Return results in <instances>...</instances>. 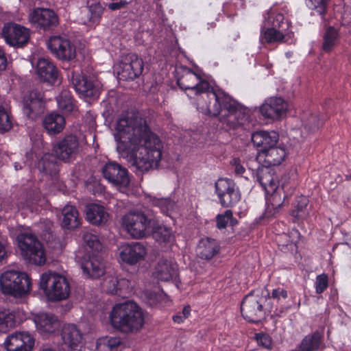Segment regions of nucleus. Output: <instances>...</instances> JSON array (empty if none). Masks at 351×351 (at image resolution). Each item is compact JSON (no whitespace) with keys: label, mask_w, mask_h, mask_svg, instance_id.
<instances>
[{"label":"nucleus","mask_w":351,"mask_h":351,"mask_svg":"<svg viewBox=\"0 0 351 351\" xmlns=\"http://www.w3.org/2000/svg\"><path fill=\"white\" fill-rule=\"evenodd\" d=\"M283 19H284V16L282 14H278L276 15V19H275V21H276L277 23H278V25L280 27V23H282L283 21Z\"/></svg>","instance_id":"obj_63"},{"label":"nucleus","mask_w":351,"mask_h":351,"mask_svg":"<svg viewBox=\"0 0 351 351\" xmlns=\"http://www.w3.org/2000/svg\"><path fill=\"white\" fill-rule=\"evenodd\" d=\"M54 155L46 154L38 162V170L46 175L53 176L58 171V166Z\"/></svg>","instance_id":"obj_34"},{"label":"nucleus","mask_w":351,"mask_h":351,"mask_svg":"<svg viewBox=\"0 0 351 351\" xmlns=\"http://www.w3.org/2000/svg\"><path fill=\"white\" fill-rule=\"evenodd\" d=\"M338 37L339 34L336 29L331 26L327 27L323 36V50L326 52L330 51L336 45Z\"/></svg>","instance_id":"obj_39"},{"label":"nucleus","mask_w":351,"mask_h":351,"mask_svg":"<svg viewBox=\"0 0 351 351\" xmlns=\"http://www.w3.org/2000/svg\"><path fill=\"white\" fill-rule=\"evenodd\" d=\"M28 19L35 28L45 32L54 30L60 23L58 14L49 8H34L29 14Z\"/></svg>","instance_id":"obj_9"},{"label":"nucleus","mask_w":351,"mask_h":351,"mask_svg":"<svg viewBox=\"0 0 351 351\" xmlns=\"http://www.w3.org/2000/svg\"><path fill=\"white\" fill-rule=\"evenodd\" d=\"M121 344L119 337H104L98 339L96 348L97 351H118Z\"/></svg>","instance_id":"obj_35"},{"label":"nucleus","mask_w":351,"mask_h":351,"mask_svg":"<svg viewBox=\"0 0 351 351\" xmlns=\"http://www.w3.org/2000/svg\"><path fill=\"white\" fill-rule=\"evenodd\" d=\"M191 308L189 306H186L183 308L182 311L181 313L184 319H186L190 315Z\"/></svg>","instance_id":"obj_60"},{"label":"nucleus","mask_w":351,"mask_h":351,"mask_svg":"<svg viewBox=\"0 0 351 351\" xmlns=\"http://www.w3.org/2000/svg\"><path fill=\"white\" fill-rule=\"evenodd\" d=\"M256 178L267 194L274 192V189H276V186H278V180L275 171L268 167L258 168L256 171Z\"/></svg>","instance_id":"obj_25"},{"label":"nucleus","mask_w":351,"mask_h":351,"mask_svg":"<svg viewBox=\"0 0 351 351\" xmlns=\"http://www.w3.org/2000/svg\"><path fill=\"white\" fill-rule=\"evenodd\" d=\"M0 287L5 294L23 297L29 292L31 280L25 272L8 270L1 274Z\"/></svg>","instance_id":"obj_6"},{"label":"nucleus","mask_w":351,"mask_h":351,"mask_svg":"<svg viewBox=\"0 0 351 351\" xmlns=\"http://www.w3.org/2000/svg\"><path fill=\"white\" fill-rule=\"evenodd\" d=\"M39 286L51 301L65 300L70 294L68 280L64 276L51 271L41 275Z\"/></svg>","instance_id":"obj_4"},{"label":"nucleus","mask_w":351,"mask_h":351,"mask_svg":"<svg viewBox=\"0 0 351 351\" xmlns=\"http://www.w3.org/2000/svg\"><path fill=\"white\" fill-rule=\"evenodd\" d=\"M29 29L15 23H7L2 29L5 42L14 47H23L29 40Z\"/></svg>","instance_id":"obj_14"},{"label":"nucleus","mask_w":351,"mask_h":351,"mask_svg":"<svg viewBox=\"0 0 351 351\" xmlns=\"http://www.w3.org/2000/svg\"><path fill=\"white\" fill-rule=\"evenodd\" d=\"M7 257V252L5 246L0 242V261L4 260Z\"/></svg>","instance_id":"obj_59"},{"label":"nucleus","mask_w":351,"mask_h":351,"mask_svg":"<svg viewBox=\"0 0 351 351\" xmlns=\"http://www.w3.org/2000/svg\"><path fill=\"white\" fill-rule=\"evenodd\" d=\"M7 66V59L4 51L0 47V71H4Z\"/></svg>","instance_id":"obj_58"},{"label":"nucleus","mask_w":351,"mask_h":351,"mask_svg":"<svg viewBox=\"0 0 351 351\" xmlns=\"http://www.w3.org/2000/svg\"><path fill=\"white\" fill-rule=\"evenodd\" d=\"M128 4V3L127 1L121 0L119 2H114V3H109L108 5V8L110 10L114 11V10H121V9L125 8Z\"/></svg>","instance_id":"obj_55"},{"label":"nucleus","mask_w":351,"mask_h":351,"mask_svg":"<svg viewBox=\"0 0 351 351\" xmlns=\"http://www.w3.org/2000/svg\"><path fill=\"white\" fill-rule=\"evenodd\" d=\"M324 119L320 118L319 114L311 113L304 119L303 125L310 132L317 131L323 125Z\"/></svg>","instance_id":"obj_41"},{"label":"nucleus","mask_w":351,"mask_h":351,"mask_svg":"<svg viewBox=\"0 0 351 351\" xmlns=\"http://www.w3.org/2000/svg\"><path fill=\"white\" fill-rule=\"evenodd\" d=\"M104 7L100 3H95L88 7L90 12L89 21L93 24H97L104 12Z\"/></svg>","instance_id":"obj_45"},{"label":"nucleus","mask_w":351,"mask_h":351,"mask_svg":"<svg viewBox=\"0 0 351 351\" xmlns=\"http://www.w3.org/2000/svg\"><path fill=\"white\" fill-rule=\"evenodd\" d=\"M252 142L259 147L258 154L261 155L265 149H269L276 145L279 140V135L275 131L260 130L252 134Z\"/></svg>","instance_id":"obj_19"},{"label":"nucleus","mask_w":351,"mask_h":351,"mask_svg":"<svg viewBox=\"0 0 351 351\" xmlns=\"http://www.w3.org/2000/svg\"><path fill=\"white\" fill-rule=\"evenodd\" d=\"M287 104L281 97H271L261 106L260 111L265 118L276 120L287 112Z\"/></svg>","instance_id":"obj_18"},{"label":"nucleus","mask_w":351,"mask_h":351,"mask_svg":"<svg viewBox=\"0 0 351 351\" xmlns=\"http://www.w3.org/2000/svg\"><path fill=\"white\" fill-rule=\"evenodd\" d=\"M121 260L131 265L143 260L147 254L145 245L141 242L133 241L121 245L119 248Z\"/></svg>","instance_id":"obj_16"},{"label":"nucleus","mask_w":351,"mask_h":351,"mask_svg":"<svg viewBox=\"0 0 351 351\" xmlns=\"http://www.w3.org/2000/svg\"><path fill=\"white\" fill-rule=\"evenodd\" d=\"M269 298V293L264 295L260 291H253L247 294L241 304L243 317L250 322L261 321L265 315L263 304Z\"/></svg>","instance_id":"obj_7"},{"label":"nucleus","mask_w":351,"mask_h":351,"mask_svg":"<svg viewBox=\"0 0 351 351\" xmlns=\"http://www.w3.org/2000/svg\"><path fill=\"white\" fill-rule=\"evenodd\" d=\"M215 22H212L210 23H208V27H207V29H210V28H213L215 27Z\"/></svg>","instance_id":"obj_64"},{"label":"nucleus","mask_w":351,"mask_h":351,"mask_svg":"<svg viewBox=\"0 0 351 351\" xmlns=\"http://www.w3.org/2000/svg\"><path fill=\"white\" fill-rule=\"evenodd\" d=\"M290 308H291V306H288L285 308H280L279 310L277 309L276 314V315L280 316L281 313L286 312Z\"/></svg>","instance_id":"obj_62"},{"label":"nucleus","mask_w":351,"mask_h":351,"mask_svg":"<svg viewBox=\"0 0 351 351\" xmlns=\"http://www.w3.org/2000/svg\"><path fill=\"white\" fill-rule=\"evenodd\" d=\"M271 298L277 301H280L281 299H286L287 298V291L284 289H275L271 292Z\"/></svg>","instance_id":"obj_54"},{"label":"nucleus","mask_w":351,"mask_h":351,"mask_svg":"<svg viewBox=\"0 0 351 351\" xmlns=\"http://www.w3.org/2000/svg\"><path fill=\"white\" fill-rule=\"evenodd\" d=\"M68 77L75 91L82 97L97 98L100 94V83L82 73L72 71Z\"/></svg>","instance_id":"obj_8"},{"label":"nucleus","mask_w":351,"mask_h":351,"mask_svg":"<svg viewBox=\"0 0 351 351\" xmlns=\"http://www.w3.org/2000/svg\"><path fill=\"white\" fill-rule=\"evenodd\" d=\"M47 45L51 53L62 60H71L76 57L75 46L68 38L61 36H52Z\"/></svg>","instance_id":"obj_15"},{"label":"nucleus","mask_w":351,"mask_h":351,"mask_svg":"<svg viewBox=\"0 0 351 351\" xmlns=\"http://www.w3.org/2000/svg\"><path fill=\"white\" fill-rule=\"evenodd\" d=\"M328 287V276L326 274H322L316 277L315 289L317 294L323 293Z\"/></svg>","instance_id":"obj_51"},{"label":"nucleus","mask_w":351,"mask_h":351,"mask_svg":"<svg viewBox=\"0 0 351 351\" xmlns=\"http://www.w3.org/2000/svg\"><path fill=\"white\" fill-rule=\"evenodd\" d=\"M308 200L306 197L301 195L296 198L295 202V209L292 211V215L296 217L301 218L304 217V210L308 205Z\"/></svg>","instance_id":"obj_46"},{"label":"nucleus","mask_w":351,"mask_h":351,"mask_svg":"<svg viewBox=\"0 0 351 351\" xmlns=\"http://www.w3.org/2000/svg\"><path fill=\"white\" fill-rule=\"evenodd\" d=\"M118 280L116 278H107L104 280L106 291L112 295L118 294Z\"/></svg>","instance_id":"obj_52"},{"label":"nucleus","mask_w":351,"mask_h":351,"mask_svg":"<svg viewBox=\"0 0 351 351\" xmlns=\"http://www.w3.org/2000/svg\"><path fill=\"white\" fill-rule=\"evenodd\" d=\"M218 199L220 204L223 208L233 207L240 201L241 193L239 190L232 191V193L223 195Z\"/></svg>","instance_id":"obj_42"},{"label":"nucleus","mask_w":351,"mask_h":351,"mask_svg":"<svg viewBox=\"0 0 351 351\" xmlns=\"http://www.w3.org/2000/svg\"><path fill=\"white\" fill-rule=\"evenodd\" d=\"M232 165L234 166V172L238 176H242L245 172V168L241 165L239 158H234Z\"/></svg>","instance_id":"obj_56"},{"label":"nucleus","mask_w":351,"mask_h":351,"mask_svg":"<svg viewBox=\"0 0 351 351\" xmlns=\"http://www.w3.org/2000/svg\"><path fill=\"white\" fill-rule=\"evenodd\" d=\"M23 112L29 119H36L43 114L45 110L46 100L44 92L35 88L24 96L23 99Z\"/></svg>","instance_id":"obj_13"},{"label":"nucleus","mask_w":351,"mask_h":351,"mask_svg":"<svg viewBox=\"0 0 351 351\" xmlns=\"http://www.w3.org/2000/svg\"><path fill=\"white\" fill-rule=\"evenodd\" d=\"M79 148L80 143L77 136L67 134L54 143L52 152L58 160L70 162L75 158Z\"/></svg>","instance_id":"obj_10"},{"label":"nucleus","mask_w":351,"mask_h":351,"mask_svg":"<svg viewBox=\"0 0 351 351\" xmlns=\"http://www.w3.org/2000/svg\"><path fill=\"white\" fill-rule=\"evenodd\" d=\"M154 204L164 209L168 208L169 206H171V201L169 198H161L156 199Z\"/></svg>","instance_id":"obj_57"},{"label":"nucleus","mask_w":351,"mask_h":351,"mask_svg":"<svg viewBox=\"0 0 351 351\" xmlns=\"http://www.w3.org/2000/svg\"><path fill=\"white\" fill-rule=\"evenodd\" d=\"M12 127V121L10 112L5 107L0 105V132H8Z\"/></svg>","instance_id":"obj_44"},{"label":"nucleus","mask_w":351,"mask_h":351,"mask_svg":"<svg viewBox=\"0 0 351 351\" xmlns=\"http://www.w3.org/2000/svg\"><path fill=\"white\" fill-rule=\"evenodd\" d=\"M256 339L259 345L264 348H269L271 344V340L268 335L258 333L256 335Z\"/></svg>","instance_id":"obj_53"},{"label":"nucleus","mask_w":351,"mask_h":351,"mask_svg":"<svg viewBox=\"0 0 351 351\" xmlns=\"http://www.w3.org/2000/svg\"><path fill=\"white\" fill-rule=\"evenodd\" d=\"M86 219L97 226L106 225L109 214L103 206L97 204H89L85 208Z\"/></svg>","instance_id":"obj_23"},{"label":"nucleus","mask_w":351,"mask_h":351,"mask_svg":"<svg viewBox=\"0 0 351 351\" xmlns=\"http://www.w3.org/2000/svg\"><path fill=\"white\" fill-rule=\"evenodd\" d=\"M104 178L113 186L121 189L128 187L130 179L128 169L120 164L110 161L101 167Z\"/></svg>","instance_id":"obj_12"},{"label":"nucleus","mask_w":351,"mask_h":351,"mask_svg":"<svg viewBox=\"0 0 351 351\" xmlns=\"http://www.w3.org/2000/svg\"><path fill=\"white\" fill-rule=\"evenodd\" d=\"M263 38L267 43H282L284 42L285 35L275 27H271L264 31Z\"/></svg>","instance_id":"obj_43"},{"label":"nucleus","mask_w":351,"mask_h":351,"mask_svg":"<svg viewBox=\"0 0 351 351\" xmlns=\"http://www.w3.org/2000/svg\"><path fill=\"white\" fill-rule=\"evenodd\" d=\"M36 70L37 75L41 80L47 82L50 84H54L58 81V70L49 59H38Z\"/></svg>","instance_id":"obj_21"},{"label":"nucleus","mask_w":351,"mask_h":351,"mask_svg":"<svg viewBox=\"0 0 351 351\" xmlns=\"http://www.w3.org/2000/svg\"><path fill=\"white\" fill-rule=\"evenodd\" d=\"M152 234L154 238L160 243H169L174 239L171 229L164 225L154 226Z\"/></svg>","instance_id":"obj_37"},{"label":"nucleus","mask_w":351,"mask_h":351,"mask_svg":"<svg viewBox=\"0 0 351 351\" xmlns=\"http://www.w3.org/2000/svg\"><path fill=\"white\" fill-rule=\"evenodd\" d=\"M219 250L220 246L216 240L207 237L199 241L197 253L199 258L210 260L217 255Z\"/></svg>","instance_id":"obj_29"},{"label":"nucleus","mask_w":351,"mask_h":351,"mask_svg":"<svg viewBox=\"0 0 351 351\" xmlns=\"http://www.w3.org/2000/svg\"><path fill=\"white\" fill-rule=\"evenodd\" d=\"M34 345V338L25 332H15L8 336L5 341L8 351H30Z\"/></svg>","instance_id":"obj_17"},{"label":"nucleus","mask_w":351,"mask_h":351,"mask_svg":"<svg viewBox=\"0 0 351 351\" xmlns=\"http://www.w3.org/2000/svg\"><path fill=\"white\" fill-rule=\"evenodd\" d=\"M81 224L79 212L74 206L66 205L62 210L60 225L63 229L74 230Z\"/></svg>","instance_id":"obj_26"},{"label":"nucleus","mask_w":351,"mask_h":351,"mask_svg":"<svg viewBox=\"0 0 351 351\" xmlns=\"http://www.w3.org/2000/svg\"><path fill=\"white\" fill-rule=\"evenodd\" d=\"M20 254L25 252L42 243L37 236L30 231H23L19 232L16 238Z\"/></svg>","instance_id":"obj_32"},{"label":"nucleus","mask_w":351,"mask_h":351,"mask_svg":"<svg viewBox=\"0 0 351 351\" xmlns=\"http://www.w3.org/2000/svg\"><path fill=\"white\" fill-rule=\"evenodd\" d=\"M176 264L167 259L161 258L157 263L153 274L159 280L169 281L176 275Z\"/></svg>","instance_id":"obj_27"},{"label":"nucleus","mask_w":351,"mask_h":351,"mask_svg":"<svg viewBox=\"0 0 351 351\" xmlns=\"http://www.w3.org/2000/svg\"><path fill=\"white\" fill-rule=\"evenodd\" d=\"M330 0H308L307 5L312 10H315L317 12L324 15L328 7V3Z\"/></svg>","instance_id":"obj_50"},{"label":"nucleus","mask_w":351,"mask_h":351,"mask_svg":"<svg viewBox=\"0 0 351 351\" xmlns=\"http://www.w3.org/2000/svg\"><path fill=\"white\" fill-rule=\"evenodd\" d=\"M61 337L64 344L71 350H77L82 341V334L74 324H66L62 328Z\"/></svg>","instance_id":"obj_24"},{"label":"nucleus","mask_w":351,"mask_h":351,"mask_svg":"<svg viewBox=\"0 0 351 351\" xmlns=\"http://www.w3.org/2000/svg\"><path fill=\"white\" fill-rule=\"evenodd\" d=\"M83 273L87 277L98 279L104 275L106 266L104 262L97 256L93 255L84 260L81 265Z\"/></svg>","instance_id":"obj_22"},{"label":"nucleus","mask_w":351,"mask_h":351,"mask_svg":"<svg viewBox=\"0 0 351 351\" xmlns=\"http://www.w3.org/2000/svg\"><path fill=\"white\" fill-rule=\"evenodd\" d=\"M123 226L134 239L146 237L154 225V218L148 211H132L122 218Z\"/></svg>","instance_id":"obj_5"},{"label":"nucleus","mask_w":351,"mask_h":351,"mask_svg":"<svg viewBox=\"0 0 351 351\" xmlns=\"http://www.w3.org/2000/svg\"><path fill=\"white\" fill-rule=\"evenodd\" d=\"M173 319L175 322L176 323H181L183 322V320L184 319V318L183 317V316L181 315V313H179L175 316L173 317Z\"/></svg>","instance_id":"obj_61"},{"label":"nucleus","mask_w":351,"mask_h":351,"mask_svg":"<svg viewBox=\"0 0 351 351\" xmlns=\"http://www.w3.org/2000/svg\"><path fill=\"white\" fill-rule=\"evenodd\" d=\"M36 248L33 247L32 249L21 254V255L26 263L41 266L46 263V253L42 243L38 245Z\"/></svg>","instance_id":"obj_33"},{"label":"nucleus","mask_w":351,"mask_h":351,"mask_svg":"<svg viewBox=\"0 0 351 351\" xmlns=\"http://www.w3.org/2000/svg\"><path fill=\"white\" fill-rule=\"evenodd\" d=\"M231 210H226L224 213L219 214L216 217V226L219 229L225 228L228 222L230 221L232 225H234V219Z\"/></svg>","instance_id":"obj_48"},{"label":"nucleus","mask_w":351,"mask_h":351,"mask_svg":"<svg viewBox=\"0 0 351 351\" xmlns=\"http://www.w3.org/2000/svg\"><path fill=\"white\" fill-rule=\"evenodd\" d=\"M177 84L181 89L191 90L195 95L210 92L214 100L208 103L205 113L219 117V125L225 131L236 130L247 121V114L236 100L224 92L215 90L208 81L191 69L184 71Z\"/></svg>","instance_id":"obj_2"},{"label":"nucleus","mask_w":351,"mask_h":351,"mask_svg":"<svg viewBox=\"0 0 351 351\" xmlns=\"http://www.w3.org/2000/svg\"><path fill=\"white\" fill-rule=\"evenodd\" d=\"M259 156L263 158L264 162L268 166H276L285 160L287 152L285 147L276 145L269 149H265Z\"/></svg>","instance_id":"obj_30"},{"label":"nucleus","mask_w":351,"mask_h":351,"mask_svg":"<svg viewBox=\"0 0 351 351\" xmlns=\"http://www.w3.org/2000/svg\"><path fill=\"white\" fill-rule=\"evenodd\" d=\"M64 117L58 113H51L46 116L43 121L45 129L50 135L61 132L65 126Z\"/></svg>","instance_id":"obj_31"},{"label":"nucleus","mask_w":351,"mask_h":351,"mask_svg":"<svg viewBox=\"0 0 351 351\" xmlns=\"http://www.w3.org/2000/svg\"><path fill=\"white\" fill-rule=\"evenodd\" d=\"M38 331L43 336L53 333L60 327L58 317L50 313H40L34 318Z\"/></svg>","instance_id":"obj_20"},{"label":"nucleus","mask_w":351,"mask_h":351,"mask_svg":"<svg viewBox=\"0 0 351 351\" xmlns=\"http://www.w3.org/2000/svg\"><path fill=\"white\" fill-rule=\"evenodd\" d=\"M274 189V192L269 193V201L274 209H278L285 204L294 191L293 187L286 184H282L281 186H277L276 189Z\"/></svg>","instance_id":"obj_28"},{"label":"nucleus","mask_w":351,"mask_h":351,"mask_svg":"<svg viewBox=\"0 0 351 351\" xmlns=\"http://www.w3.org/2000/svg\"><path fill=\"white\" fill-rule=\"evenodd\" d=\"M109 318L112 326L124 333L137 332L144 324L141 308L131 301L115 304Z\"/></svg>","instance_id":"obj_3"},{"label":"nucleus","mask_w":351,"mask_h":351,"mask_svg":"<svg viewBox=\"0 0 351 351\" xmlns=\"http://www.w3.org/2000/svg\"><path fill=\"white\" fill-rule=\"evenodd\" d=\"M82 237L84 243L90 249L95 251H98L101 249V243L96 235L90 232H85L83 234Z\"/></svg>","instance_id":"obj_49"},{"label":"nucleus","mask_w":351,"mask_h":351,"mask_svg":"<svg viewBox=\"0 0 351 351\" xmlns=\"http://www.w3.org/2000/svg\"><path fill=\"white\" fill-rule=\"evenodd\" d=\"M16 320L14 312L8 309L0 311V332L5 333L15 326Z\"/></svg>","instance_id":"obj_38"},{"label":"nucleus","mask_w":351,"mask_h":351,"mask_svg":"<svg viewBox=\"0 0 351 351\" xmlns=\"http://www.w3.org/2000/svg\"><path fill=\"white\" fill-rule=\"evenodd\" d=\"M117 131V152L130 167L141 172L158 167L162 144L143 118L135 114L122 116L118 120Z\"/></svg>","instance_id":"obj_1"},{"label":"nucleus","mask_w":351,"mask_h":351,"mask_svg":"<svg viewBox=\"0 0 351 351\" xmlns=\"http://www.w3.org/2000/svg\"><path fill=\"white\" fill-rule=\"evenodd\" d=\"M58 108L64 113H69L73 110V98L71 93L67 90H63L57 98Z\"/></svg>","instance_id":"obj_40"},{"label":"nucleus","mask_w":351,"mask_h":351,"mask_svg":"<svg viewBox=\"0 0 351 351\" xmlns=\"http://www.w3.org/2000/svg\"><path fill=\"white\" fill-rule=\"evenodd\" d=\"M144 62L136 53L123 56L117 69L119 78L122 80H134L142 74Z\"/></svg>","instance_id":"obj_11"},{"label":"nucleus","mask_w":351,"mask_h":351,"mask_svg":"<svg viewBox=\"0 0 351 351\" xmlns=\"http://www.w3.org/2000/svg\"><path fill=\"white\" fill-rule=\"evenodd\" d=\"M215 188L218 198L232 193V191H239L234 181L227 178L219 179L215 182Z\"/></svg>","instance_id":"obj_36"},{"label":"nucleus","mask_w":351,"mask_h":351,"mask_svg":"<svg viewBox=\"0 0 351 351\" xmlns=\"http://www.w3.org/2000/svg\"><path fill=\"white\" fill-rule=\"evenodd\" d=\"M145 296L147 302L150 306L156 305L163 302H165L167 299V295L162 291H147Z\"/></svg>","instance_id":"obj_47"}]
</instances>
